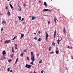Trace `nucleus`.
<instances>
[{
  "mask_svg": "<svg viewBox=\"0 0 73 73\" xmlns=\"http://www.w3.org/2000/svg\"><path fill=\"white\" fill-rule=\"evenodd\" d=\"M31 59L32 60V61L30 63L31 65H33V62L35 60V57H34V55L33 53L32 52H31Z\"/></svg>",
  "mask_w": 73,
  "mask_h": 73,
  "instance_id": "obj_1",
  "label": "nucleus"
},
{
  "mask_svg": "<svg viewBox=\"0 0 73 73\" xmlns=\"http://www.w3.org/2000/svg\"><path fill=\"white\" fill-rule=\"evenodd\" d=\"M26 68H27L29 69H30L31 67V65L29 64H26L25 66Z\"/></svg>",
  "mask_w": 73,
  "mask_h": 73,
  "instance_id": "obj_2",
  "label": "nucleus"
},
{
  "mask_svg": "<svg viewBox=\"0 0 73 73\" xmlns=\"http://www.w3.org/2000/svg\"><path fill=\"white\" fill-rule=\"evenodd\" d=\"M46 41H48V37H49V35H48V34L47 33V32H46Z\"/></svg>",
  "mask_w": 73,
  "mask_h": 73,
  "instance_id": "obj_3",
  "label": "nucleus"
},
{
  "mask_svg": "<svg viewBox=\"0 0 73 73\" xmlns=\"http://www.w3.org/2000/svg\"><path fill=\"white\" fill-rule=\"evenodd\" d=\"M56 33H57V31H56V30H55L54 32V38L56 37Z\"/></svg>",
  "mask_w": 73,
  "mask_h": 73,
  "instance_id": "obj_4",
  "label": "nucleus"
},
{
  "mask_svg": "<svg viewBox=\"0 0 73 73\" xmlns=\"http://www.w3.org/2000/svg\"><path fill=\"white\" fill-rule=\"evenodd\" d=\"M44 5H45V7L46 8L47 7V4H46V2H44Z\"/></svg>",
  "mask_w": 73,
  "mask_h": 73,
  "instance_id": "obj_5",
  "label": "nucleus"
},
{
  "mask_svg": "<svg viewBox=\"0 0 73 73\" xmlns=\"http://www.w3.org/2000/svg\"><path fill=\"white\" fill-rule=\"evenodd\" d=\"M10 42V40H6L5 41V43L6 44L7 43H9V42Z\"/></svg>",
  "mask_w": 73,
  "mask_h": 73,
  "instance_id": "obj_6",
  "label": "nucleus"
},
{
  "mask_svg": "<svg viewBox=\"0 0 73 73\" xmlns=\"http://www.w3.org/2000/svg\"><path fill=\"white\" fill-rule=\"evenodd\" d=\"M2 53L3 54V56H4L5 54H6V52H5V51L4 50L3 51Z\"/></svg>",
  "mask_w": 73,
  "mask_h": 73,
  "instance_id": "obj_7",
  "label": "nucleus"
},
{
  "mask_svg": "<svg viewBox=\"0 0 73 73\" xmlns=\"http://www.w3.org/2000/svg\"><path fill=\"white\" fill-rule=\"evenodd\" d=\"M63 31L64 33H65V32H66V31L65 30V27H64L63 28Z\"/></svg>",
  "mask_w": 73,
  "mask_h": 73,
  "instance_id": "obj_8",
  "label": "nucleus"
},
{
  "mask_svg": "<svg viewBox=\"0 0 73 73\" xmlns=\"http://www.w3.org/2000/svg\"><path fill=\"white\" fill-rule=\"evenodd\" d=\"M37 17H34V16H33L32 17V20H34V19H36Z\"/></svg>",
  "mask_w": 73,
  "mask_h": 73,
  "instance_id": "obj_9",
  "label": "nucleus"
},
{
  "mask_svg": "<svg viewBox=\"0 0 73 73\" xmlns=\"http://www.w3.org/2000/svg\"><path fill=\"white\" fill-rule=\"evenodd\" d=\"M7 15L9 16L10 15H11V13H10V12L8 11L7 12Z\"/></svg>",
  "mask_w": 73,
  "mask_h": 73,
  "instance_id": "obj_10",
  "label": "nucleus"
},
{
  "mask_svg": "<svg viewBox=\"0 0 73 73\" xmlns=\"http://www.w3.org/2000/svg\"><path fill=\"white\" fill-rule=\"evenodd\" d=\"M24 35H23V34H22L21 35V38H23V37H24Z\"/></svg>",
  "mask_w": 73,
  "mask_h": 73,
  "instance_id": "obj_11",
  "label": "nucleus"
},
{
  "mask_svg": "<svg viewBox=\"0 0 73 73\" xmlns=\"http://www.w3.org/2000/svg\"><path fill=\"white\" fill-rule=\"evenodd\" d=\"M24 53H22L21 54V55L20 56L21 57H23V56L24 55Z\"/></svg>",
  "mask_w": 73,
  "mask_h": 73,
  "instance_id": "obj_12",
  "label": "nucleus"
},
{
  "mask_svg": "<svg viewBox=\"0 0 73 73\" xmlns=\"http://www.w3.org/2000/svg\"><path fill=\"white\" fill-rule=\"evenodd\" d=\"M43 11H49V10L48 9H45L43 10Z\"/></svg>",
  "mask_w": 73,
  "mask_h": 73,
  "instance_id": "obj_13",
  "label": "nucleus"
},
{
  "mask_svg": "<svg viewBox=\"0 0 73 73\" xmlns=\"http://www.w3.org/2000/svg\"><path fill=\"white\" fill-rule=\"evenodd\" d=\"M52 45H53V46H54V45H55V43H54V42H53L52 43Z\"/></svg>",
  "mask_w": 73,
  "mask_h": 73,
  "instance_id": "obj_14",
  "label": "nucleus"
},
{
  "mask_svg": "<svg viewBox=\"0 0 73 73\" xmlns=\"http://www.w3.org/2000/svg\"><path fill=\"white\" fill-rule=\"evenodd\" d=\"M10 6L11 7V9H12L13 8V6H12V5L11 4H10Z\"/></svg>",
  "mask_w": 73,
  "mask_h": 73,
  "instance_id": "obj_15",
  "label": "nucleus"
},
{
  "mask_svg": "<svg viewBox=\"0 0 73 73\" xmlns=\"http://www.w3.org/2000/svg\"><path fill=\"white\" fill-rule=\"evenodd\" d=\"M57 43L58 44H60V40L59 39H58L57 40Z\"/></svg>",
  "mask_w": 73,
  "mask_h": 73,
  "instance_id": "obj_16",
  "label": "nucleus"
},
{
  "mask_svg": "<svg viewBox=\"0 0 73 73\" xmlns=\"http://www.w3.org/2000/svg\"><path fill=\"white\" fill-rule=\"evenodd\" d=\"M17 37V36H15L14 37L12 40V41H13L14 40L15 38H16Z\"/></svg>",
  "mask_w": 73,
  "mask_h": 73,
  "instance_id": "obj_17",
  "label": "nucleus"
},
{
  "mask_svg": "<svg viewBox=\"0 0 73 73\" xmlns=\"http://www.w3.org/2000/svg\"><path fill=\"white\" fill-rule=\"evenodd\" d=\"M18 61V58H17L16 60L15 64H16V63H17V62Z\"/></svg>",
  "mask_w": 73,
  "mask_h": 73,
  "instance_id": "obj_18",
  "label": "nucleus"
},
{
  "mask_svg": "<svg viewBox=\"0 0 73 73\" xmlns=\"http://www.w3.org/2000/svg\"><path fill=\"white\" fill-rule=\"evenodd\" d=\"M54 21L55 23H56V16H55L54 17Z\"/></svg>",
  "mask_w": 73,
  "mask_h": 73,
  "instance_id": "obj_19",
  "label": "nucleus"
},
{
  "mask_svg": "<svg viewBox=\"0 0 73 73\" xmlns=\"http://www.w3.org/2000/svg\"><path fill=\"white\" fill-rule=\"evenodd\" d=\"M17 44H15V49H17Z\"/></svg>",
  "mask_w": 73,
  "mask_h": 73,
  "instance_id": "obj_20",
  "label": "nucleus"
},
{
  "mask_svg": "<svg viewBox=\"0 0 73 73\" xmlns=\"http://www.w3.org/2000/svg\"><path fill=\"white\" fill-rule=\"evenodd\" d=\"M51 47H50L49 48H48V50L49 51H50V50H51Z\"/></svg>",
  "mask_w": 73,
  "mask_h": 73,
  "instance_id": "obj_21",
  "label": "nucleus"
},
{
  "mask_svg": "<svg viewBox=\"0 0 73 73\" xmlns=\"http://www.w3.org/2000/svg\"><path fill=\"white\" fill-rule=\"evenodd\" d=\"M56 53L57 54H58V50H56Z\"/></svg>",
  "mask_w": 73,
  "mask_h": 73,
  "instance_id": "obj_22",
  "label": "nucleus"
},
{
  "mask_svg": "<svg viewBox=\"0 0 73 73\" xmlns=\"http://www.w3.org/2000/svg\"><path fill=\"white\" fill-rule=\"evenodd\" d=\"M10 71V68H9L7 69V71H8V72H9V71Z\"/></svg>",
  "mask_w": 73,
  "mask_h": 73,
  "instance_id": "obj_23",
  "label": "nucleus"
},
{
  "mask_svg": "<svg viewBox=\"0 0 73 73\" xmlns=\"http://www.w3.org/2000/svg\"><path fill=\"white\" fill-rule=\"evenodd\" d=\"M18 18L19 19V20L20 21L21 20V17H18Z\"/></svg>",
  "mask_w": 73,
  "mask_h": 73,
  "instance_id": "obj_24",
  "label": "nucleus"
},
{
  "mask_svg": "<svg viewBox=\"0 0 73 73\" xmlns=\"http://www.w3.org/2000/svg\"><path fill=\"white\" fill-rule=\"evenodd\" d=\"M4 31V29L3 27H2L1 28V31Z\"/></svg>",
  "mask_w": 73,
  "mask_h": 73,
  "instance_id": "obj_25",
  "label": "nucleus"
},
{
  "mask_svg": "<svg viewBox=\"0 0 73 73\" xmlns=\"http://www.w3.org/2000/svg\"><path fill=\"white\" fill-rule=\"evenodd\" d=\"M12 52H14V51L13 50V47L12 48Z\"/></svg>",
  "mask_w": 73,
  "mask_h": 73,
  "instance_id": "obj_26",
  "label": "nucleus"
},
{
  "mask_svg": "<svg viewBox=\"0 0 73 73\" xmlns=\"http://www.w3.org/2000/svg\"><path fill=\"white\" fill-rule=\"evenodd\" d=\"M12 61V60H8V62H11Z\"/></svg>",
  "mask_w": 73,
  "mask_h": 73,
  "instance_id": "obj_27",
  "label": "nucleus"
},
{
  "mask_svg": "<svg viewBox=\"0 0 73 73\" xmlns=\"http://www.w3.org/2000/svg\"><path fill=\"white\" fill-rule=\"evenodd\" d=\"M10 56L12 58L13 57V54H11L10 55Z\"/></svg>",
  "mask_w": 73,
  "mask_h": 73,
  "instance_id": "obj_28",
  "label": "nucleus"
},
{
  "mask_svg": "<svg viewBox=\"0 0 73 73\" xmlns=\"http://www.w3.org/2000/svg\"><path fill=\"white\" fill-rule=\"evenodd\" d=\"M54 53V52L53 51H52L50 53L51 54H53V53Z\"/></svg>",
  "mask_w": 73,
  "mask_h": 73,
  "instance_id": "obj_29",
  "label": "nucleus"
},
{
  "mask_svg": "<svg viewBox=\"0 0 73 73\" xmlns=\"http://www.w3.org/2000/svg\"><path fill=\"white\" fill-rule=\"evenodd\" d=\"M24 19L23 18H22V19H21V21H23L24 20Z\"/></svg>",
  "mask_w": 73,
  "mask_h": 73,
  "instance_id": "obj_30",
  "label": "nucleus"
},
{
  "mask_svg": "<svg viewBox=\"0 0 73 73\" xmlns=\"http://www.w3.org/2000/svg\"><path fill=\"white\" fill-rule=\"evenodd\" d=\"M38 41H41V39L40 38H39L38 39Z\"/></svg>",
  "mask_w": 73,
  "mask_h": 73,
  "instance_id": "obj_31",
  "label": "nucleus"
},
{
  "mask_svg": "<svg viewBox=\"0 0 73 73\" xmlns=\"http://www.w3.org/2000/svg\"><path fill=\"white\" fill-rule=\"evenodd\" d=\"M27 59L28 60H29V57H28V56L27 57Z\"/></svg>",
  "mask_w": 73,
  "mask_h": 73,
  "instance_id": "obj_32",
  "label": "nucleus"
},
{
  "mask_svg": "<svg viewBox=\"0 0 73 73\" xmlns=\"http://www.w3.org/2000/svg\"><path fill=\"white\" fill-rule=\"evenodd\" d=\"M3 23H5V24H7V23L6 22H5V21H3Z\"/></svg>",
  "mask_w": 73,
  "mask_h": 73,
  "instance_id": "obj_33",
  "label": "nucleus"
},
{
  "mask_svg": "<svg viewBox=\"0 0 73 73\" xmlns=\"http://www.w3.org/2000/svg\"><path fill=\"white\" fill-rule=\"evenodd\" d=\"M41 62H42V60H41L39 61V63H41Z\"/></svg>",
  "mask_w": 73,
  "mask_h": 73,
  "instance_id": "obj_34",
  "label": "nucleus"
},
{
  "mask_svg": "<svg viewBox=\"0 0 73 73\" xmlns=\"http://www.w3.org/2000/svg\"><path fill=\"white\" fill-rule=\"evenodd\" d=\"M38 33H39V34H40V33H41V32L40 31H38Z\"/></svg>",
  "mask_w": 73,
  "mask_h": 73,
  "instance_id": "obj_35",
  "label": "nucleus"
},
{
  "mask_svg": "<svg viewBox=\"0 0 73 73\" xmlns=\"http://www.w3.org/2000/svg\"><path fill=\"white\" fill-rule=\"evenodd\" d=\"M34 39H35V40H37V38H36V37H35Z\"/></svg>",
  "mask_w": 73,
  "mask_h": 73,
  "instance_id": "obj_36",
  "label": "nucleus"
},
{
  "mask_svg": "<svg viewBox=\"0 0 73 73\" xmlns=\"http://www.w3.org/2000/svg\"><path fill=\"white\" fill-rule=\"evenodd\" d=\"M39 54H38L37 55V56L38 57V56H39Z\"/></svg>",
  "mask_w": 73,
  "mask_h": 73,
  "instance_id": "obj_37",
  "label": "nucleus"
},
{
  "mask_svg": "<svg viewBox=\"0 0 73 73\" xmlns=\"http://www.w3.org/2000/svg\"><path fill=\"white\" fill-rule=\"evenodd\" d=\"M13 71L12 70H10V72H13Z\"/></svg>",
  "mask_w": 73,
  "mask_h": 73,
  "instance_id": "obj_38",
  "label": "nucleus"
},
{
  "mask_svg": "<svg viewBox=\"0 0 73 73\" xmlns=\"http://www.w3.org/2000/svg\"><path fill=\"white\" fill-rule=\"evenodd\" d=\"M41 73H43V70H42L41 71Z\"/></svg>",
  "mask_w": 73,
  "mask_h": 73,
  "instance_id": "obj_39",
  "label": "nucleus"
},
{
  "mask_svg": "<svg viewBox=\"0 0 73 73\" xmlns=\"http://www.w3.org/2000/svg\"><path fill=\"white\" fill-rule=\"evenodd\" d=\"M6 9H8V7H6Z\"/></svg>",
  "mask_w": 73,
  "mask_h": 73,
  "instance_id": "obj_40",
  "label": "nucleus"
},
{
  "mask_svg": "<svg viewBox=\"0 0 73 73\" xmlns=\"http://www.w3.org/2000/svg\"><path fill=\"white\" fill-rule=\"evenodd\" d=\"M48 24H50V21H49L48 22Z\"/></svg>",
  "mask_w": 73,
  "mask_h": 73,
  "instance_id": "obj_41",
  "label": "nucleus"
},
{
  "mask_svg": "<svg viewBox=\"0 0 73 73\" xmlns=\"http://www.w3.org/2000/svg\"><path fill=\"white\" fill-rule=\"evenodd\" d=\"M24 52H27V50H25Z\"/></svg>",
  "mask_w": 73,
  "mask_h": 73,
  "instance_id": "obj_42",
  "label": "nucleus"
},
{
  "mask_svg": "<svg viewBox=\"0 0 73 73\" xmlns=\"http://www.w3.org/2000/svg\"><path fill=\"white\" fill-rule=\"evenodd\" d=\"M23 6H24V7H25V4H23Z\"/></svg>",
  "mask_w": 73,
  "mask_h": 73,
  "instance_id": "obj_43",
  "label": "nucleus"
},
{
  "mask_svg": "<svg viewBox=\"0 0 73 73\" xmlns=\"http://www.w3.org/2000/svg\"><path fill=\"white\" fill-rule=\"evenodd\" d=\"M4 59V58H2V59H1V60H3Z\"/></svg>",
  "mask_w": 73,
  "mask_h": 73,
  "instance_id": "obj_44",
  "label": "nucleus"
},
{
  "mask_svg": "<svg viewBox=\"0 0 73 73\" xmlns=\"http://www.w3.org/2000/svg\"><path fill=\"white\" fill-rule=\"evenodd\" d=\"M70 48V46H68V48Z\"/></svg>",
  "mask_w": 73,
  "mask_h": 73,
  "instance_id": "obj_45",
  "label": "nucleus"
},
{
  "mask_svg": "<svg viewBox=\"0 0 73 73\" xmlns=\"http://www.w3.org/2000/svg\"><path fill=\"white\" fill-rule=\"evenodd\" d=\"M2 20H3V22H4V19H3Z\"/></svg>",
  "mask_w": 73,
  "mask_h": 73,
  "instance_id": "obj_46",
  "label": "nucleus"
},
{
  "mask_svg": "<svg viewBox=\"0 0 73 73\" xmlns=\"http://www.w3.org/2000/svg\"><path fill=\"white\" fill-rule=\"evenodd\" d=\"M23 24H25V22H23Z\"/></svg>",
  "mask_w": 73,
  "mask_h": 73,
  "instance_id": "obj_47",
  "label": "nucleus"
},
{
  "mask_svg": "<svg viewBox=\"0 0 73 73\" xmlns=\"http://www.w3.org/2000/svg\"><path fill=\"white\" fill-rule=\"evenodd\" d=\"M70 49H72V47H70Z\"/></svg>",
  "mask_w": 73,
  "mask_h": 73,
  "instance_id": "obj_48",
  "label": "nucleus"
},
{
  "mask_svg": "<svg viewBox=\"0 0 73 73\" xmlns=\"http://www.w3.org/2000/svg\"><path fill=\"white\" fill-rule=\"evenodd\" d=\"M36 33H34V35H36Z\"/></svg>",
  "mask_w": 73,
  "mask_h": 73,
  "instance_id": "obj_49",
  "label": "nucleus"
},
{
  "mask_svg": "<svg viewBox=\"0 0 73 73\" xmlns=\"http://www.w3.org/2000/svg\"><path fill=\"white\" fill-rule=\"evenodd\" d=\"M39 3H41V1H39Z\"/></svg>",
  "mask_w": 73,
  "mask_h": 73,
  "instance_id": "obj_50",
  "label": "nucleus"
},
{
  "mask_svg": "<svg viewBox=\"0 0 73 73\" xmlns=\"http://www.w3.org/2000/svg\"><path fill=\"white\" fill-rule=\"evenodd\" d=\"M33 73H36V72L35 71H34Z\"/></svg>",
  "mask_w": 73,
  "mask_h": 73,
  "instance_id": "obj_51",
  "label": "nucleus"
},
{
  "mask_svg": "<svg viewBox=\"0 0 73 73\" xmlns=\"http://www.w3.org/2000/svg\"><path fill=\"white\" fill-rule=\"evenodd\" d=\"M7 1H10V0H7Z\"/></svg>",
  "mask_w": 73,
  "mask_h": 73,
  "instance_id": "obj_52",
  "label": "nucleus"
},
{
  "mask_svg": "<svg viewBox=\"0 0 73 73\" xmlns=\"http://www.w3.org/2000/svg\"><path fill=\"white\" fill-rule=\"evenodd\" d=\"M56 49H58V48H57V47H56Z\"/></svg>",
  "mask_w": 73,
  "mask_h": 73,
  "instance_id": "obj_53",
  "label": "nucleus"
},
{
  "mask_svg": "<svg viewBox=\"0 0 73 73\" xmlns=\"http://www.w3.org/2000/svg\"><path fill=\"white\" fill-rule=\"evenodd\" d=\"M49 11H50V12H51L52 11L51 10H50Z\"/></svg>",
  "mask_w": 73,
  "mask_h": 73,
  "instance_id": "obj_54",
  "label": "nucleus"
},
{
  "mask_svg": "<svg viewBox=\"0 0 73 73\" xmlns=\"http://www.w3.org/2000/svg\"><path fill=\"white\" fill-rule=\"evenodd\" d=\"M31 17V16H29V17Z\"/></svg>",
  "mask_w": 73,
  "mask_h": 73,
  "instance_id": "obj_55",
  "label": "nucleus"
},
{
  "mask_svg": "<svg viewBox=\"0 0 73 73\" xmlns=\"http://www.w3.org/2000/svg\"><path fill=\"white\" fill-rule=\"evenodd\" d=\"M19 11H21V9H20V10H19Z\"/></svg>",
  "mask_w": 73,
  "mask_h": 73,
  "instance_id": "obj_56",
  "label": "nucleus"
},
{
  "mask_svg": "<svg viewBox=\"0 0 73 73\" xmlns=\"http://www.w3.org/2000/svg\"><path fill=\"white\" fill-rule=\"evenodd\" d=\"M30 73H32V72H31Z\"/></svg>",
  "mask_w": 73,
  "mask_h": 73,
  "instance_id": "obj_57",
  "label": "nucleus"
},
{
  "mask_svg": "<svg viewBox=\"0 0 73 73\" xmlns=\"http://www.w3.org/2000/svg\"><path fill=\"white\" fill-rule=\"evenodd\" d=\"M56 20H57V21H58V20L57 19H56Z\"/></svg>",
  "mask_w": 73,
  "mask_h": 73,
  "instance_id": "obj_58",
  "label": "nucleus"
},
{
  "mask_svg": "<svg viewBox=\"0 0 73 73\" xmlns=\"http://www.w3.org/2000/svg\"><path fill=\"white\" fill-rule=\"evenodd\" d=\"M62 40V38H61V40Z\"/></svg>",
  "mask_w": 73,
  "mask_h": 73,
  "instance_id": "obj_59",
  "label": "nucleus"
},
{
  "mask_svg": "<svg viewBox=\"0 0 73 73\" xmlns=\"http://www.w3.org/2000/svg\"><path fill=\"white\" fill-rule=\"evenodd\" d=\"M28 33H29V32H28Z\"/></svg>",
  "mask_w": 73,
  "mask_h": 73,
  "instance_id": "obj_60",
  "label": "nucleus"
},
{
  "mask_svg": "<svg viewBox=\"0 0 73 73\" xmlns=\"http://www.w3.org/2000/svg\"><path fill=\"white\" fill-rule=\"evenodd\" d=\"M51 1H52V0H50Z\"/></svg>",
  "mask_w": 73,
  "mask_h": 73,
  "instance_id": "obj_61",
  "label": "nucleus"
},
{
  "mask_svg": "<svg viewBox=\"0 0 73 73\" xmlns=\"http://www.w3.org/2000/svg\"><path fill=\"white\" fill-rule=\"evenodd\" d=\"M0 15H1V14L0 13Z\"/></svg>",
  "mask_w": 73,
  "mask_h": 73,
  "instance_id": "obj_62",
  "label": "nucleus"
}]
</instances>
